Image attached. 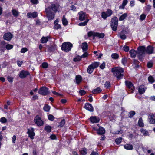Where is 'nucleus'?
<instances>
[{"label": "nucleus", "instance_id": "f257e3e1", "mask_svg": "<svg viewBox=\"0 0 155 155\" xmlns=\"http://www.w3.org/2000/svg\"><path fill=\"white\" fill-rule=\"evenodd\" d=\"M58 7L55 4H51V6H49L45 8V12L47 17L49 20L53 19L55 16V12H53L51 10L55 12L57 10Z\"/></svg>", "mask_w": 155, "mask_h": 155}, {"label": "nucleus", "instance_id": "f03ea898", "mask_svg": "<svg viewBox=\"0 0 155 155\" xmlns=\"http://www.w3.org/2000/svg\"><path fill=\"white\" fill-rule=\"evenodd\" d=\"M112 71L114 75L117 78L120 79L122 78L124 72L123 68H114L112 69Z\"/></svg>", "mask_w": 155, "mask_h": 155}, {"label": "nucleus", "instance_id": "7ed1b4c3", "mask_svg": "<svg viewBox=\"0 0 155 155\" xmlns=\"http://www.w3.org/2000/svg\"><path fill=\"white\" fill-rule=\"evenodd\" d=\"M145 50V47L144 46H139L137 48V56L140 59H141L144 56Z\"/></svg>", "mask_w": 155, "mask_h": 155}, {"label": "nucleus", "instance_id": "20e7f679", "mask_svg": "<svg viewBox=\"0 0 155 155\" xmlns=\"http://www.w3.org/2000/svg\"><path fill=\"white\" fill-rule=\"evenodd\" d=\"M72 46V44L70 42H64L62 44L61 49L65 52H68L71 50Z\"/></svg>", "mask_w": 155, "mask_h": 155}, {"label": "nucleus", "instance_id": "39448f33", "mask_svg": "<svg viewBox=\"0 0 155 155\" xmlns=\"http://www.w3.org/2000/svg\"><path fill=\"white\" fill-rule=\"evenodd\" d=\"M118 18L114 17L113 18L111 21V27L114 31H116L117 29L118 26Z\"/></svg>", "mask_w": 155, "mask_h": 155}, {"label": "nucleus", "instance_id": "423d86ee", "mask_svg": "<svg viewBox=\"0 0 155 155\" xmlns=\"http://www.w3.org/2000/svg\"><path fill=\"white\" fill-rule=\"evenodd\" d=\"M38 92L40 94L46 95L49 93L48 89L45 86L42 87L39 90Z\"/></svg>", "mask_w": 155, "mask_h": 155}, {"label": "nucleus", "instance_id": "0eeeda50", "mask_svg": "<svg viewBox=\"0 0 155 155\" xmlns=\"http://www.w3.org/2000/svg\"><path fill=\"white\" fill-rule=\"evenodd\" d=\"M34 121L38 126H41L43 124V122L41 118L37 116L35 117Z\"/></svg>", "mask_w": 155, "mask_h": 155}, {"label": "nucleus", "instance_id": "6e6552de", "mask_svg": "<svg viewBox=\"0 0 155 155\" xmlns=\"http://www.w3.org/2000/svg\"><path fill=\"white\" fill-rule=\"evenodd\" d=\"M29 74V72L24 70L21 71L19 74V77L21 79L25 78Z\"/></svg>", "mask_w": 155, "mask_h": 155}, {"label": "nucleus", "instance_id": "1a4fd4ad", "mask_svg": "<svg viewBox=\"0 0 155 155\" xmlns=\"http://www.w3.org/2000/svg\"><path fill=\"white\" fill-rule=\"evenodd\" d=\"M13 37V35L10 32H8L4 34L3 36L4 39L8 41H10Z\"/></svg>", "mask_w": 155, "mask_h": 155}, {"label": "nucleus", "instance_id": "9d476101", "mask_svg": "<svg viewBox=\"0 0 155 155\" xmlns=\"http://www.w3.org/2000/svg\"><path fill=\"white\" fill-rule=\"evenodd\" d=\"M84 108L86 110L90 111L93 112L94 110V108L92 105L88 103H86L84 106Z\"/></svg>", "mask_w": 155, "mask_h": 155}, {"label": "nucleus", "instance_id": "9b49d317", "mask_svg": "<svg viewBox=\"0 0 155 155\" xmlns=\"http://www.w3.org/2000/svg\"><path fill=\"white\" fill-rule=\"evenodd\" d=\"M79 15V19L81 21H83L87 17L86 13L84 12L81 11L78 13Z\"/></svg>", "mask_w": 155, "mask_h": 155}, {"label": "nucleus", "instance_id": "f8f14e48", "mask_svg": "<svg viewBox=\"0 0 155 155\" xmlns=\"http://www.w3.org/2000/svg\"><path fill=\"white\" fill-rule=\"evenodd\" d=\"M125 84L130 89L131 92H132L134 89L133 84L131 82L128 81H125Z\"/></svg>", "mask_w": 155, "mask_h": 155}, {"label": "nucleus", "instance_id": "ddd939ff", "mask_svg": "<svg viewBox=\"0 0 155 155\" xmlns=\"http://www.w3.org/2000/svg\"><path fill=\"white\" fill-rule=\"evenodd\" d=\"M28 131L27 133L29 135V136L31 139L34 138V136L35 135V133L34 132V129L31 128L30 129H28Z\"/></svg>", "mask_w": 155, "mask_h": 155}, {"label": "nucleus", "instance_id": "4468645a", "mask_svg": "<svg viewBox=\"0 0 155 155\" xmlns=\"http://www.w3.org/2000/svg\"><path fill=\"white\" fill-rule=\"evenodd\" d=\"M145 51L147 53L151 54L153 53L154 48L151 45H149L147 47Z\"/></svg>", "mask_w": 155, "mask_h": 155}, {"label": "nucleus", "instance_id": "2eb2a0df", "mask_svg": "<svg viewBox=\"0 0 155 155\" xmlns=\"http://www.w3.org/2000/svg\"><path fill=\"white\" fill-rule=\"evenodd\" d=\"M90 120L92 123H97L99 122L100 119L95 116H91L90 118Z\"/></svg>", "mask_w": 155, "mask_h": 155}, {"label": "nucleus", "instance_id": "dca6fc26", "mask_svg": "<svg viewBox=\"0 0 155 155\" xmlns=\"http://www.w3.org/2000/svg\"><path fill=\"white\" fill-rule=\"evenodd\" d=\"M149 122L150 124H153L155 123V114H151L149 116Z\"/></svg>", "mask_w": 155, "mask_h": 155}, {"label": "nucleus", "instance_id": "f3484780", "mask_svg": "<svg viewBox=\"0 0 155 155\" xmlns=\"http://www.w3.org/2000/svg\"><path fill=\"white\" fill-rule=\"evenodd\" d=\"M37 15V12H34L32 13L29 12L27 14V16L29 18H35L36 17Z\"/></svg>", "mask_w": 155, "mask_h": 155}, {"label": "nucleus", "instance_id": "a211bd4d", "mask_svg": "<svg viewBox=\"0 0 155 155\" xmlns=\"http://www.w3.org/2000/svg\"><path fill=\"white\" fill-rule=\"evenodd\" d=\"M97 130V133L100 135L103 134L105 132V129L101 127H99V128Z\"/></svg>", "mask_w": 155, "mask_h": 155}, {"label": "nucleus", "instance_id": "6ab92c4d", "mask_svg": "<svg viewBox=\"0 0 155 155\" xmlns=\"http://www.w3.org/2000/svg\"><path fill=\"white\" fill-rule=\"evenodd\" d=\"M137 52L135 50L132 49L130 50L129 51L130 54L132 57H135L137 55Z\"/></svg>", "mask_w": 155, "mask_h": 155}, {"label": "nucleus", "instance_id": "aec40b11", "mask_svg": "<svg viewBox=\"0 0 155 155\" xmlns=\"http://www.w3.org/2000/svg\"><path fill=\"white\" fill-rule=\"evenodd\" d=\"M82 48L83 51H85L87 50L88 49V45L86 42H84L82 44Z\"/></svg>", "mask_w": 155, "mask_h": 155}, {"label": "nucleus", "instance_id": "412c9836", "mask_svg": "<svg viewBox=\"0 0 155 155\" xmlns=\"http://www.w3.org/2000/svg\"><path fill=\"white\" fill-rule=\"evenodd\" d=\"M140 132L143 134V135L146 136H148L149 135L148 132L146 129L143 128L140 129Z\"/></svg>", "mask_w": 155, "mask_h": 155}, {"label": "nucleus", "instance_id": "4be33fe9", "mask_svg": "<svg viewBox=\"0 0 155 155\" xmlns=\"http://www.w3.org/2000/svg\"><path fill=\"white\" fill-rule=\"evenodd\" d=\"M125 149L127 150H132L133 149V146L129 144H126L124 146Z\"/></svg>", "mask_w": 155, "mask_h": 155}, {"label": "nucleus", "instance_id": "5701e85b", "mask_svg": "<svg viewBox=\"0 0 155 155\" xmlns=\"http://www.w3.org/2000/svg\"><path fill=\"white\" fill-rule=\"evenodd\" d=\"M143 85H141L138 89V91L140 94H142L145 92V89L143 88Z\"/></svg>", "mask_w": 155, "mask_h": 155}, {"label": "nucleus", "instance_id": "b1692460", "mask_svg": "<svg viewBox=\"0 0 155 155\" xmlns=\"http://www.w3.org/2000/svg\"><path fill=\"white\" fill-rule=\"evenodd\" d=\"M94 69L92 66L90 65L88 67L87 69V72L88 73L91 74L92 73Z\"/></svg>", "mask_w": 155, "mask_h": 155}, {"label": "nucleus", "instance_id": "393cba45", "mask_svg": "<svg viewBox=\"0 0 155 155\" xmlns=\"http://www.w3.org/2000/svg\"><path fill=\"white\" fill-rule=\"evenodd\" d=\"M95 36L99 37L100 38H102L104 36V34L103 33H95Z\"/></svg>", "mask_w": 155, "mask_h": 155}, {"label": "nucleus", "instance_id": "a878e982", "mask_svg": "<svg viewBox=\"0 0 155 155\" xmlns=\"http://www.w3.org/2000/svg\"><path fill=\"white\" fill-rule=\"evenodd\" d=\"M82 80L81 77L80 75H77L76 77V80L77 84H79Z\"/></svg>", "mask_w": 155, "mask_h": 155}, {"label": "nucleus", "instance_id": "bb28decb", "mask_svg": "<svg viewBox=\"0 0 155 155\" xmlns=\"http://www.w3.org/2000/svg\"><path fill=\"white\" fill-rule=\"evenodd\" d=\"M101 88L98 87L95 89L93 90L92 91V93L93 94H96L98 93L101 91Z\"/></svg>", "mask_w": 155, "mask_h": 155}, {"label": "nucleus", "instance_id": "cd10ccee", "mask_svg": "<svg viewBox=\"0 0 155 155\" xmlns=\"http://www.w3.org/2000/svg\"><path fill=\"white\" fill-rule=\"evenodd\" d=\"M48 41V37H43L41 39V43H45Z\"/></svg>", "mask_w": 155, "mask_h": 155}, {"label": "nucleus", "instance_id": "c85d7f7f", "mask_svg": "<svg viewBox=\"0 0 155 155\" xmlns=\"http://www.w3.org/2000/svg\"><path fill=\"white\" fill-rule=\"evenodd\" d=\"M62 22L63 24L64 25H66L68 24V21L67 19H66L64 15L63 16V18L62 19Z\"/></svg>", "mask_w": 155, "mask_h": 155}, {"label": "nucleus", "instance_id": "c756f323", "mask_svg": "<svg viewBox=\"0 0 155 155\" xmlns=\"http://www.w3.org/2000/svg\"><path fill=\"white\" fill-rule=\"evenodd\" d=\"M127 16V14L125 13L121 15L119 18L120 21H122L124 20Z\"/></svg>", "mask_w": 155, "mask_h": 155}, {"label": "nucleus", "instance_id": "7c9ffc66", "mask_svg": "<svg viewBox=\"0 0 155 155\" xmlns=\"http://www.w3.org/2000/svg\"><path fill=\"white\" fill-rule=\"evenodd\" d=\"M138 124L139 126L140 127H143L144 126V124L141 118H140L139 120Z\"/></svg>", "mask_w": 155, "mask_h": 155}, {"label": "nucleus", "instance_id": "2f4dec72", "mask_svg": "<svg viewBox=\"0 0 155 155\" xmlns=\"http://www.w3.org/2000/svg\"><path fill=\"white\" fill-rule=\"evenodd\" d=\"M100 64V63L99 62H94L91 64L94 69L97 68Z\"/></svg>", "mask_w": 155, "mask_h": 155}, {"label": "nucleus", "instance_id": "473e14b6", "mask_svg": "<svg viewBox=\"0 0 155 155\" xmlns=\"http://www.w3.org/2000/svg\"><path fill=\"white\" fill-rule=\"evenodd\" d=\"M5 42L4 41H3L2 42V45H3L2 46H0V50L4 52L5 49Z\"/></svg>", "mask_w": 155, "mask_h": 155}, {"label": "nucleus", "instance_id": "72a5a7b5", "mask_svg": "<svg viewBox=\"0 0 155 155\" xmlns=\"http://www.w3.org/2000/svg\"><path fill=\"white\" fill-rule=\"evenodd\" d=\"M13 15L14 16L17 17L18 15V12L15 9H13L12 11Z\"/></svg>", "mask_w": 155, "mask_h": 155}, {"label": "nucleus", "instance_id": "f704fd0d", "mask_svg": "<svg viewBox=\"0 0 155 155\" xmlns=\"http://www.w3.org/2000/svg\"><path fill=\"white\" fill-rule=\"evenodd\" d=\"M89 21V19H87L86 21L80 23L78 25L80 26H84L87 25V23Z\"/></svg>", "mask_w": 155, "mask_h": 155}, {"label": "nucleus", "instance_id": "c9c22d12", "mask_svg": "<svg viewBox=\"0 0 155 155\" xmlns=\"http://www.w3.org/2000/svg\"><path fill=\"white\" fill-rule=\"evenodd\" d=\"M55 47L54 46L51 45L48 48V51L49 52H53L55 51Z\"/></svg>", "mask_w": 155, "mask_h": 155}, {"label": "nucleus", "instance_id": "e433bc0d", "mask_svg": "<svg viewBox=\"0 0 155 155\" xmlns=\"http://www.w3.org/2000/svg\"><path fill=\"white\" fill-rule=\"evenodd\" d=\"M50 107L48 106V105H45L44 107H43L44 110L46 112H48L50 110Z\"/></svg>", "mask_w": 155, "mask_h": 155}, {"label": "nucleus", "instance_id": "4c0bfd02", "mask_svg": "<svg viewBox=\"0 0 155 155\" xmlns=\"http://www.w3.org/2000/svg\"><path fill=\"white\" fill-rule=\"evenodd\" d=\"M111 56L112 58L114 59H117L119 57L118 54L116 53L112 54Z\"/></svg>", "mask_w": 155, "mask_h": 155}, {"label": "nucleus", "instance_id": "58836bf2", "mask_svg": "<svg viewBox=\"0 0 155 155\" xmlns=\"http://www.w3.org/2000/svg\"><path fill=\"white\" fill-rule=\"evenodd\" d=\"M80 154L82 155H86L87 154V149L84 148H83L82 150H80Z\"/></svg>", "mask_w": 155, "mask_h": 155}, {"label": "nucleus", "instance_id": "ea45409f", "mask_svg": "<svg viewBox=\"0 0 155 155\" xmlns=\"http://www.w3.org/2000/svg\"><path fill=\"white\" fill-rule=\"evenodd\" d=\"M139 63V62L137 60L135 59H134V64L135 65V66L134 67H139V65L138 64Z\"/></svg>", "mask_w": 155, "mask_h": 155}, {"label": "nucleus", "instance_id": "a19ab883", "mask_svg": "<svg viewBox=\"0 0 155 155\" xmlns=\"http://www.w3.org/2000/svg\"><path fill=\"white\" fill-rule=\"evenodd\" d=\"M65 122L64 119H62L61 121L59 123V124L58 126V127H62L65 124Z\"/></svg>", "mask_w": 155, "mask_h": 155}, {"label": "nucleus", "instance_id": "79ce46f5", "mask_svg": "<svg viewBox=\"0 0 155 155\" xmlns=\"http://www.w3.org/2000/svg\"><path fill=\"white\" fill-rule=\"evenodd\" d=\"M105 12L106 13V14L107 15V16H110L112 14L113 12L111 10L108 9L107 10V11Z\"/></svg>", "mask_w": 155, "mask_h": 155}, {"label": "nucleus", "instance_id": "37998d69", "mask_svg": "<svg viewBox=\"0 0 155 155\" xmlns=\"http://www.w3.org/2000/svg\"><path fill=\"white\" fill-rule=\"evenodd\" d=\"M122 139V137H119L117 138L115 140V142L116 144H120Z\"/></svg>", "mask_w": 155, "mask_h": 155}, {"label": "nucleus", "instance_id": "c03bdc74", "mask_svg": "<svg viewBox=\"0 0 155 155\" xmlns=\"http://www.w3.org/2000/svg\"><path fill=\"white\" fill-rule=\"evenodd\" d=\"M148 80L149 82L152 83L155 81L153 77L152 76H149L148 78Z\"/></svg>", "mask_w": 155, "mask_h": 155}, {"label": "nucleus", "instance_id": "a18cd8bd", "mask_svg": "<svg viewBox=\"0 0 155 155\" xmlns=\"http://www.w3.org/2000/svg\"><path fill=\"white\" fill-rule=\"evenodd\" d=\"M51 127L49 126H46L45 128V130L48 132H50L51 130Z\"/></svg>", "mask_w": 155, "mask_h": 155}, {"label": "nucleus", "instance_id": "49530a36", "mask_svg": "<svg viewBox=\"0 0 155 155\" xmlns=\"http://www.w3.org/2000/svg\"><path fill=\"white\" fill-rule=\"evenodd\" d=\"M5 47L7 49L9 50L13 48V46L12 45L8 44L6 45Z\"/></svg>", "mask_w": 155, "mask_h": 155}, {"label": "nucleus", "instance_id": "de8ad7c7", "mask_svg": "<svg viewBox=\"0 0 155 155\" xmlns=\"http://www.w3.org/2000/svg\"><path fill=\"white\" fill-rule=\"evenodd\" d=\"M123 50L125 52H128L129 50V46L125 45L123 47Z\"/></svg>", "mask_w": 155, "mask_h": 155}, {"label": "nucleus", "instance_id": "09e8293b", "mask_svg": "<svg viewBox=\"0 0 155 155\" xmlns=\"http://www.w3.org/2000/svg\"><path fill=\"white\" fill-rule=\"evenodd\" d=\"M95 32L93 31H90L88 32V37H90L91 36H95Z\"/></svg>", "mask_w": 155, "mask_h": 155}, {"label": "nucleus", "instance_id": "8fccbe9b", "mask_svg": "<svg viewBox=\"0 0 155 155\" xmlns=\"http://www.w3.org/2000/svg\"><path fill=\"white\" fill-rule=\"evenodd\" d=\"M48 118L51 121H53L54 120V117L53 115L50 114L48 116Z\"/></svg>", "mask_w": 155, "mask_h": 155}, {"label": "nucleus", "instance_id": "3c124183", "mask_svg": "<svg viewBox=\"0 0 155 155\" xmlns=\"http://www.w3.org/2000/svg\"><path fill=\"white\" fill-rule=\"evenodd\" d=\"M146 17V15L144 14H143L140 15V19L141 21H143L145 19Z\"/></svg>", "mask_w": 155, "mask_h": 155}, {"label": "nucleus", "instance_id": "603ef678", "mask_svg": "<svg viewBox=\"0 0 155 155\" xmlns=\"http://www.w3.org/2000/svg\"><path fill=\"white\" fill-rule=\"evenodd\" d=\"M82 58L81 56H78L74 59V61L75 62H77L80 61Z\"/></svg>", "mask_w": 155, "mask_h": 155}, {"label": "nucleus", "instance_id": "864d4df0", "mask_svg": "<svg viewBox=\"0 0 155 155\" xmlns=\"http://www.w3.org/2000/svg\"><path fill=\"white\" fill-rule=\"evenodd\" d=\"M107 15L105 12H103L102 13L101 16L103 18L105 19L107 18V17H108V16H107Z\"/></svg>", "mask_w": 155, "mask_h": 155}, {"label": "nucleus", "instance_id": "5fc2aeb1", "mask_svg": "<svg viewBox=\"0 0 155 155\" xmlns=\"http://www.w3.org/2000/svg\"><path fill=\"white\" fill-rule=\"evenodd\" d=\"M0 121L2 123H5L7 122V120L5 117H2L0 119Z\"/></svg>", "mask_w": 155, "mask_h": 155}, {"label": "nucleus", "instance_id": "6e6d98bb", "mask_svg": "<svg viewBox=\"0 0 155 155\" xmlns=\"http://www.w3.org/2000/svg\"><path fill=\"white\" fill-rule=\"evenodd\" d=\"M135 112L134 111H131L129 113V117H132L135 114Z\"/></svg>", "mask_w": 155, "mask_h": 155}, {"label": "nucleus", "instance_id": "4d7b16f0", "mask_svg": "<svg viewBox=\"0 0 155 155\" xmlns=\"http://www.w3.org/2000/svg\"><path fill=\"white\" fill-rule=\"evenodd\" d=\"M42 66L43 68H46L48 67V64L46 62H44L42 64Z\"/></svg>", "mask_w": 155, "mask_h": 155}, {"label": "nucleus", "instance_id": "13d9d810", "mask_svg": "<svg viewBox=\"0 0 155 155\" xmlns=\"http://www.w3.org/2000/svg\"><path fill=\"white\" fill-rule=\"evenodd\" d=\"M80 94L81 95H83L85 94L86 92L84 90H81L79 92Z\"/></svg>", "mask_w": 155, "mask_h": 155}, {"label": "nucleus", "instance_id": "bf43d9fd", "mask_svg": "<svg viewBox=\"0 0 155 155\" xmlns=\"http://www.w3.org/2000/svg\"><path fill=\"white\" fill-rule=\"evenodd\" d=\"M28 51V49L26 48H23L21 50V52L22 53H25Z\"/></svg>", "mask_w": 155, "mask_h": 155}, {"label": "nucleus", "instance_id": "052dcab7", "mask_svg": "<svg viewBox=\"0 0 155 155\" xmlns=\"http://www.w3.org/2000/svg\"><path fill=\"white\" fill-rule=\"evenodd\" d=\"M88 55V54L87 52H85L81 56V57L82 58H84L85 57H87Z\"/></svg>", "mask_w": 155, "mask_h": 155}, {"label": "nucleus", "instance_id": "680f3d73", "mask_svg": "<svg viewBox=\"0 0 155 155\" xmlns=\"http://www.w3.org/2000/svg\"><path fill=\"white\" fill-rule=\"evenodd\" d=\"M7 79L8 81L10 82H12L13 81V78L12 77L8 76Z\"/></svg>", "mask_w": 155, "mask_h": 155}, {"label": "nucleus", "instance_id": "e2e57ef3", "mask_svg": "<svg viewBox=\"0 0 155 155\" xmlns=\"http://www.w3.org/2000/svg\"><path fill=\"white\" fill-rule=\"evenodd\" d=\"M104 85H105V86L107 88H109V87H110V83L108 82V81H107V82H106L105 84H104Z\"/></svg>", "mask_w": 155, "mask_h": 155}, {"label": "nucleus", "instance_id": "0e129e2a", "mask_svg": "<svg viewBox=\"0 0 155 155\" xmlns=\"http://www.w3.org/2000/svg\"><path fill=\"white\" fill-rule=\"evenodd\" d=\"M54 28L55 29H58L61 28V26L60 25L58 24L55 25L54 26Z\"/></svg>", "mask_w": 155, "mask_h": 155}, {"label": "nucleus", "instance_id": "69168bd1", "mask_svg": "<svg viewBox=\"0 0 155 155\" xmlns=\"http://www.w3.org/2000/svg\"><path fill=\"white\" fill-rule=\"evenodd\" d=\"M105 63L103 62L100 66V68L102 69H104L105 68Z\"/></svg>", "mask_w": 155, "mask_h": 155}, {"label": "nucleus", "instance_id": "338daca9", "mask_svg": "<svg viewBox=\"0 0 155 155\" xmlns=\"http://www.w3.org/2000/svg\"><path fill=\"white\" fill-rule=\"evenodd\" d=\"M126 31L124 30L122 31L119 34V35H125Z\"/></svg>", "mask_w": 155, "mask_h": 155}, {"label": "nucleus", "instance_id": "774afa93", "mask_svg": "<svg viewBox=\"0 0 155 155\" xmlns=\"http://www.w3.org/2000/svg\"><path fill=\"white\" fill-rule=\"evenodd\" d=\"M71 9L74 11H75L76 10V7L74 5H72L71 7Z\"/></svg>", "mask_w": 155, "mask_h": 155}]
</instances>
